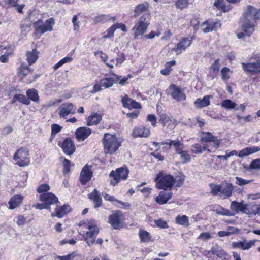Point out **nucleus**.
<instances>
[{
    "label": "nucleus",
    "instance_id": "obj_20",
    "mask_svg": "<svg viewBox=\"0 0 260 260\" xmlns=\"http://www.w3.org/2000/svg\"><path fill=\"white\" fill-rule=\"evenodd\" d=\"M122 105L125 108L129 109L141 108V104L135 100L129 98L127 95H125L122 98Z\"/></svg>",
    "mask_w": 260,
    "mask_h": 260
},
{
    "label": "nucleus",
    "instance_id": "obj_37",
    "mask_svg": "<svg viewBox=\"0 0 260 260\" xmlns=\"http://www.w3.org/2000/svg\"><path fill=\"white\" fill-rule=\"evenodd\" d=\"M102 119V117L100 114L94 113L88 117L87 125L89 126L96 125L98 124Z\"/></svg>",
    "mask_w": 260,
    "mask_h": 260
},
{
    "label": "nucleus",
    "instance_id": "obj_10",
    "mask_svg": "<svg viewBox=\"0 0 260 260\" xmlns=\"http://www.w3.org/2000/svg\"><path fill=\"white\" fill-rule=\"evenodd\" d=\"M159 121L165 128V131L168 133L169 131L173 129L174 125H177L178 122L173 117L168 116L165 112H160L158 114Z\"/></svg>",
    "mask_w": 260,
    "mask_h": 260
},
{
    "label": "nucleus",
    "instance_id": "obj_64",
    "mask_svg": "<svg viewBox=\"0 0 260 260\" xmlns=\"http://www.w3.org/2000/svg\"><path fill=\"white\" fill-rule=\"evenodd\" d=\"M73 258V256L72 254H69L67 255L66 256H57L55 258V260H72V259Z\"/></svg>",
    "mask_w": 260,
    "mask_h": 260
},
{
    "label": "nucleus",
    "instance_id": "obj_50",
    "mask_svg": "<svg viewBox=\"0 0 260 260\" xmlns=\"http://www.w3.org/2000/svg\"><path fill=\"white\" fill-rule=\"evenodd\" d=\"M62 129V127L56 124H53L51 125V136H54L59 133Z\"/></svg>",
    "mask_w": 260,
    "mask_h": 260
},
{
    "label": "nucleus",
    "instance_id": "obj_6",
    "mask_svg": "<svg viewBox=\"0 0 260 260\" xmlns=\"http://www.w3.org/2000/svg\"><path fill=\"white\" fill-rule=\"evenodd\" d=\"M13 159L19 167H25L30 163L29 151L27 148H20L15 152Z\"/></svg>",
    "mask_w": 260,
    "mask_h": 260
},
{
    "label": "nucleus",
    "instance_id": "obj_35",
    "mask_svg": "<svg viewBox=\"0 0 260 260\" xmlns=\"http://www.w3.org/2000/svg\"><path fill=\"white\" fill-rule=\"evenodd\" d=\"M191 150L193 153L199 154L202 153L205 151L211 152L210 150L208 148L207 146L205 145L203 146L199 144H194L191 146Z\"/></svg>",
    "mask_w": 260,
    "mask_h": 260
},
{
    "label": "nucleus",
    "instance_id": "obj_61",
    "mask_svg": "<svg viewBox=\"0 0 260 260\" xmlns=\"http://www.w3.org/2000/svg\"><path fill=\"white\" fill-rule=\"evenodd\" d=\"M220 66L219 59H217L215 60L214 62L211 66V69L214 72H218L219 70Z\"/></svg>",
    "mask_w": 260,
    "mask_h": 260
},
{
    "label": "nucleus",
    "instance_id": "obj_36",
    "mask_svg": "<svg viewBox=\"0 0 260 260\" xmlns=\"http://www.w3.org/2000/svg\"><path fill=\"white\" fill-rule=\"evenodd\" d=\"M233 190V186L232 184L226 183L224 186L221 187V193L220 196L221 194L224 195L226 197H230L232 196Z\"/></svg>",
    "mask_w": 260,
    "mask_h": 260
},
{
    "label": "nucleus",
    "instance_id": "obj_52",
    "mask_svg": "<svg viewBox=\"0 0 260 260\" xmlns=\"http://www.w3.org/2000/svg\"><path fill=\"white\" fill-rule=\"evenodd\" d=\"M221 186H220L219 185H212L211 186V193L213 196H216L219 192L221 193Z\"/></svg>",
    "mask_w": 260,
    "mask_h": 260
},
{
    "label": "nucleus",
    "instance_id": "obj_24",
    "mask_svg": "<svg viewBox=\"0 0 260 260\" xmlns=\"http://www.w3.org/2000/svg\"><path fill=\"white\" fill-rule=\"evenodd\" d=\"M75 134L78 141H84L91 134V129L88 127H81L77 129Z\"/></svg>",
    "mask_w": 260,
    "mask_h": 260
},
{
    "label": "nucleus",
    "instance_id": "obj_45",
    "mask_svg": "<svg viewBox=\"0 0 260 260\" xmlns=\"http://www.w3.org/2000/svg\"><path fill=\"white\" fill-rule=\"evenodd\" d=\"M237 104L231 100H225L221 103V106L228 109H232L236 107Z\"/></svg>",
    "mask_w": 260,
    "mask_h": 260
},
{
    "label": "nucleus",
    "instance_id": "obj_58",
    "mask_svg": "<svg viewBox=\"0 0 260 260\" xmlns=\"http://www.w3.org/2000/svg\"><path fill=\"white\" fill-rule=\"evenodd\" d=\"M229 71H230L229 69L227 67H224L221 70V76H222V79L223 80H226L229 79V76L228 75V73H229Z\"/></svg>",
    "mask_w": 260,
    "mask_h": 260
},
{
    "label": "nucleus",
    "instance_id": "obj_17",
    "mask_svg": "<svg viewBox=\"0 0 260 260\" xmlns=\"http://www.w3.org/2000/svg\"><path fill=\"white\" fill-rule=\"evenodd\" d=\"M243 70L246 72L254 74L260 72V61L255 62L242 63Z\"/></svg>",
    "mask_w": 260,
    "mask_h": 260
},
{
    "label": "nucleus",
    "instance_id": "obj_9",
    "mask_svg": "<svg viewBox=\"0 0 260 260\" xmlns=\"http://www.w3.org/2000/svg\"><path fill=\"white\" fill-rule=\"evenodd\" d=\"M168 95H170L172 98L177 102L184 101L186 96L184 89L175 84H171L166 90Z\"/></svg>",
    "mask_w": 260,
    "mask_h": 260
},
{
    "label": "nucleus",
    "instance_id": "obj_43",
    "mask_svg": "<svg viewBox=\"0 0 260 260\" xmlns=\"http://www.w3.org/2000/svg\"><path fill=\"white\" fill-rule=\"evenodd\" d=\"M189 2L188 0H176L175 5L176 8L181 10L187 8L188 7Z\"/></svg>",
    "mask_w": 260,
    "mask_h": 260
},
{
    "label": "nucleus",
    "instance_id": "obj_28",
    "mask_svg": "<svg viewBox=\"0 0 260 260\" xmlns=\"http://www.w3.org/2000/svg\"><path fill=\"white\" fill-rule=\"evenodd\" d=\"M211 96L206 95L203 99L198 98L194 102V104L196 108L202 109L207 107L210 104V98Z\"/></svg>",
    "mask_w": 260,
    "mask_h": 260
},
{
    "label": "nucleus",
    "instance_id": "obj_42",
    "mask_svg": "<svg viewBox=\"0 0 260 260\" xmlns=\"http://www.w3.org/2000/svg\"><path fill=\"white\" fill-rule=\"evenodd\" d=\"M177 154L180 156V159L183 163H186L190 161L191 158L190 155L186 151L184 150V149Z\"/></svg>",
    "mask_w": 260,
    "mask_h": 260
},
{
    "label": "nucleus",
    "instance_id": "obj_15",
    "mask_svg": "<svg viewBox=\"0 0 260 260\" xmlns=\"http://www.w3.org/2000/svg\"><path fill=\"white\" fill-rule=\"evenodd\" d=\"M61 148L64 153L68 155L73 154L76 149L74 142L69 138L63 141Z\"/></svg>",
    "mask_w": 260,
    "mask_h": 260
},
{
    "label": "nucleus",
    "instance_id": "obj_7",
    "mask_svg": "<svg viewBox=\"0 0 260 260\" xmlns=\"http://www.w3.org/2000/svg\"><path fill=\"white\" fill-rule=\"evenodd\" d=\"M129 170L126 167L117 168L115 171H112L109 174V177L113 178L111 180V185L115 186L119 182L120 179H126Z\"/></svg>",
    "mask_w": 260,
    "mask_h": 260
},
{
    "label": "nucleus",
    "instance_id": "obj_2",
    "mask_svg": "<svg viewBox=\"0 0 260 260\" xmlns=\"http://www.w3.org/2000/svg\"><path fill=\"white\" fill-rule=\"evenodd\" d=\"M103 141L105 153L110 154L114 153L121 145L120 139L109 133L104 134Z\"/></svg>",
    "mask_w": 260,
    "mask_h": 260
},
{
    "label": "nucleus",
    "instance_id": "obj_55",
    "mask_svg": "<svg viewBox=\"0 0 260 260\" xmlns=\"http://www.w3.org/2000/svg\"><path fill=\"white\" fill-rule=\"evenodd\" d=\"M249 168L252 169H260V158L253 160L250 164Z\"/></svg>",
    "mask_w": 260,
    "mask_h": 260
},
{
    "label": "nucleus",
    "instance_id": "obj_25",
    "mask_svg": "<svg viewBox=\"0 0 260 260\" xmlns=\"http://www.w3.org/2000/svg\"><path fill=\"white\" fill-rule=\"evenodd\" d=\"M114 76L115 77V78L107 77L101 79L100 81L101 82V85L102 87L104 88H110L112 87L114 83H117V82L120 80V77L115 74H114Z\"/></svg>",
    "mask_w": 260,
    "mask_h": 260
},
{
    "label": "nucleus",
    "instance_id": "obj_39",
    "mask_svg": "<svg viewBox=\"0 0 260 260\" xmlns=\"http://www.w3.org/2000/svg\"><path fill=\"white\" fill-rule=\"evenodd\" d=\"M26 94L29 100L30 99L34 102H38L39 100L37 90L35 89L32 88L27 90Z\"/></svg>",
    "mask_w": 260,
    "mask_h": 260
},
{
    "label": "nucleus",
    "instance_id": "obj_12",
    "mask_svg": "<svg viewBox=\"0 0 260 260\" xmlns=\"http://www.w3.org/2000/svg\"><path fill=\"white\" fill-rule=\"evenodd\" d=\"M165 144L168 145L169 146V148L170 149L172 146H173L175 150L176 154L184 148V145L178 139L175 140L168 139L165 142H161L160 143H157L155 142H153V145H155V146H157L159 145H163Z\"/></svg>",
    "mask_w": 260,
    "mask_h": 260
},
{
    "label": "nucleus",
    "instance_id": "obj_19",
    "mask_svg": "<svg viewBox=\"0 0 260 260\" xmlns=\"http://www.w3.org/2000/svg\"><path fill=\"white\" fill-rule=\"evenodd\" d=\"M92 176V172L91 169L87 165H86L82 169L80 180L82 184H85L88 182Z\"/></svg>",
    "mask_w": 260,
    "mask_h": 260
},
{
    "label": "nucleus",
    "instance_id": "obj_4",
    "mask_svg": "<svg viewBox=\"0 0 260 260\" xmlns=\"http://www.w3.org/2000/svg\"><path fill=\"white\" fill-rule=\"evenodd\" d=\"M150 16L146 14L141 16L132 29L135 38L142 36L150 24Z\"/></svg>",
    "mask_w": 260,
    "mask_h": 260
},
{
    "label": "nucleus",
    "instance_id": "obj_60",
    "mask_svg": "<svg viewBox=\"0 0 260 260\" xmlns=\"http://www.w3.org/2000/svg\"><path fill=\"white\" fill-rule=\"evenodd\" d=\"M216 255L217 257L221 258L222 259H226V253L221 248L219 247L217 252Z\"/></svg>",
    "mask_w": 260,
    "mask_h": 260
},
{
    "label": "nucleus",
    "instance_id": "obj_62",
    "mask_svg": "<svg viewBox=\"0 0 260 260\" xmlns=\"http://www.w3.org/2000/svg\"><path fill=\"white\" fill-rule=\"evenodd\" d=\"M154 222H155L156 225L158 227H160V228H164V229L168 228L167 223L165 221H164L161 219H159V220H155Z\"/></svg>",
    "mask_w": 260,
    "mask_h": 260
},
{
    "label": "nucleus",
    "instance_id": "obj_63",
    "mask_svg": "<svg viewBox=\"0 0 260 260\" xmlns=\"http://www.w3.org/2000/svg\"><path fill=\"white\" fill-rule=\"evenodd\" d=\"M26 219L22 215H19L17 217V224L19 226L23 225L26 223Z\"/></svg>",
    "mask_w": 260,
    "mask_h": 260
},
{
    "label": "nucleus",
    "instance_id": "obj_13",
    "mask_svg": "<svg viewBox=\"0 0 260 260\" xmlns=\"http://www.w3.org/2000/svg\"><path fill=\"white\" fill-rule=\"evenodd\" d=\"M76 108L72 103H65L62 104L59 108V115L60 117L66 118L70 114H74Z\"/></svg>",
    "mask_w": 260,
    "mask_h": 260
},
{
    "label": "nucleus",
    "instance_id": "obj_40",
    "mask_svg": "<svg viewBox=\"0 0 260 260\" xmlns=\"http://www.w3.org/2000/svg\"><path fill=\"white\" fill-rule=\"evenodd\" d=\"M176 222L177 223L188 226L189 225L188 217L186 215H178L176 217Z\"/></svg>",
    "mask_w": 260,
    "mask_h": 260
},
{
    "label": "nucleus",
    "instance_id": "obj_22",
    "mask_svg": "<svg viewBox=\"0 0 260 260\" xmlns=\"http://www.w3.org/2000/svg\"><path fill=\"white\" fill-rule=\"evenodd\" d=\"M256 240H250L246 242V240L239 242H234L232 243V246L234 248H239L243 250L250 249L255 244Z\"/></svg>",
    "mask_w": 260,
    "mask_h": 260
},
{
    "label": "nucleus",
    "instance_id": "obj_26",
    "mask_svg": "<svg viewBox=\"0 0 260 260\" xmlns=\"http://www.w3.org/2000/svg\"><path fill=\"white\" fill-rule=\"evenodd\" d=\"M172 196L171 192L160 191L155 198L156 202L159 205H164L171 199Z\"/></svg>",
    "mask_w": 260,
    "mask_h": 260
},
{
    "label": "nucleus",
    "instance_id": "obj_8",
    "mask_svg": "<svg viewBox=\"0 0 260 260\" xmlns=\"http://www.w3.org/2000/svg\"><path fill=\"white\" fill-rule=\"evenodd\" d=\"M43 23V21L41 19H39L33 24L35 30L41 34H43L47 31H51L53 30L54 20L53 18H50L46 20L44 24Z\"/></svg>",
    "mask_w": 260,
    "mask_h": 260
},
{
    "label": "nucleus",
    "instance_id": "obj_16",
    "mask_svg": "<svg viewBox=\"0 0 260 260\" xmlns=\"http://www.w3.org/2000/svg\"><path fill=\"white\" fill-rule=\"evenodd\" d=\"M121 215L120 212H117L109 216V223L114 229H119L122 227L120 221Z\"/></svg>",
    "mask_w": 260,
    "mask_h": 260
},
{
    "label": "nucleus",
    "instance_id": "obj_33",
    "mask_svg": "<svg viewBox=\"0 0 260 260\" xmlns=\"http://www.w3.org/2000/svg\"><path fill=\"white\" fill-rule=\"evenodd\" d=\"M26 60L28 62L29 66L35 63L38 58V52L36 49H34L32 51H28L26 54Z\"/></svg>",
    "mask_w": 260,
    "mask_h": 260
},
{
    "label": "nucleus",
    "instance_id": "obj_23",
    "mask_svg": "<svg viewBox=\"0 0 260 260\" xmlns=\"http://www.w3.org/2000/svg\"><path fill=\"white\" fill-rule=\"evenodd\" d=\"M24 197L21 194H15L11 197L8 202L9 208L11 210L19 207L22 203Z\"/></svg>",
    "mask_w": 260,
    "mask_h": 260
},
{
    "label": "nucleus",
    "instance_id": "obj_27",
    "mask_svg": "<svg viewBox=\"0 0 260 260\" xmlns=\"http://www.w3.org/2000/svg\"><path fill=\"white\" fill-rule=\"evenodd\" d=\"M149 129L144 127H135L132 135L134 137H148L150 135Z\"/></svg>",
    "mask_w": 260,
    "mask_h": 260
},
{
    "label": "nucleus",
    "instance_id": "obj_21",
    "mask_svg": "<svg viewBox=\"0 0 260 260\" xmlns=\"http://www.w3.org/2000/svg\"><path fill=\"white\" fill-rule=\"evenodd\" d=\"M40 200L46 203L50 207V205L56 203L58 202L57 197L52 193L49 192L43 193L40 196Z\"/></svg>",
    "mask_w": 260,
    "mask_h": 260
},
{
    "label": "nucleus",
    "instance_id": "obj_11",
    "mask_svg": "<svg viewBox=\"0 0 260 260\" xmlns=\"http://www.w3.org/2000/svg\"><path fill=\"white\" fill-rule=\"evenodd\" d=\"M221 25L219 20H208L204 21L201 25V28L204 33H209L217 31Z\"/></svg>",
    "mask_w": 260,
    "mask_h": 260
},
{
    "label": "nucleus",
    "instance_id": "obj_30",
    "mask_svg": "<svg viewBox=\"0 0 260 260\" xmlns=\"http://www.w3.org/2000/svg\"><path fill=\"white\" fill-rule=\"evenodd\" d=\"M259 151H260V147L258 146L246 147L240 151L238 156L240 158L244 157Z\"/></svg>",
    "mask_w": 260,
    "mask_h": 260
},
{
    "label": "nucleus",
    "instance_id": "obj_34",
    "mask_svg": "<svg viewBox=\"0 0 260 260\" xmlns=\"http://www.w3.org/2000/svg\"><path fill=\"white\" fill-rule=\"evenodd\" d=\"M103 197L105 199V200L111 201V202H116L117 203H118L120 205L118 206L119 208H123V209H127L128 207H129V204L128 203H124L122 202L121 201H120L114 198V196H111L108 194V193H104L103 194Z\"/></svg>",
    "mask_w": 260,
    "mask_h": 260
},
{
    "label": "nucleus",
    "instance_id": "obj_51",
    "mask_svg": "<svg viewBox=\"0 0 260 260\" xmlns=\"http://www.w3.org/2000/svg\"><path fill=\"white\" fill-rule=\"evenodd\" d=\"M185 180V176L182 175H178L175 179L177 187H181L183 185Z\"/></svg>",
    "mask_w": 260,
    "mask_h": 260
},
{
    "label": "nucleus",
    "instance_id": "obj_54",
    "mask_svg": "<svg viewBox=\"0 0 260 260\" xmlns=\"http://www.w3.org/2000/svg\"><path fill=\"white\" fill-rule=\"evenodd\" d=\"M241 212L248 215L252 214V210L250 209V205L248 204L243 203Z\"/></svg>",
    "mask_w": 260,
    "mask_h": 260
},
{
    "label": "nucleus",
    "instance_id": "obj_1",
    "mask_svg": "<svg viewBox=\"0 0 260 260\" xmlns=\"http://www.w3.org/2000/svg\"><path fill=\"white\" fill-rule=\"evenodd\" d=\"M259 18L260 9L257 10L252 6H247L242 20V29L247 36H250L254 31L255 25L252 20H258Z\"/></svg>",
    "mask_w": 260,
    "mask_h": 260
},
{
    "label": "nucleus",
    "instance_id": "obj_47",
    "mask_svg": "<svg viewBox=\"0 0 260 260\" xmlns=\"http://www.w3.org/2000/svg\"><path fill=\"white\" fill-rule=\"evenodd\" d=\"M139 236L142 242H147L151 238L150 233L143 230L139 231Z\"/></svg>",
    "mask_w": 260,
    "mask_h": 260
},
{
    "label": "nucleus",
    "instance_id": "obj_44",
    "mask_svg": "<svg viewBox=\"0 0 260 260\" xmlns=\"http://www.w3.org/2000/svg\"><path fill=\"white\" fill-rule=\"evenodd\" d=\"M215 211L218 215L228 216L232 215V214L228 209H225L220 206H218Z\"/></svg>",
    "mask_w": 260,
    "mask_h": 260
},
{
    "label": "nucleus",
    "instance_id": "obj_14",
    "mask_svg": "<svg viewBox=\"0 0 260 260\" xmlns=\"http://www.w3.org/2000/svg\"><path fill=\"white\" fill-rule=\"evenodd\" d=\"M201 141L205 142H213V146L214 148H217L219 147L221 142L220 140H218L217 137L212 135L211 132H202Z\"/></svg>",
    "mask_w": 260,
    "mask_h": 260
},
{
    "label": "nucleus",
    "instance_id": "obj_5",
    "mask_svg": "<svg viewBox=\"0 0 260 260\" xmlns=\"http://www.w3.org/2000/svg\"><path fill=\"white\" fill-rule=\"evenodd\" d=\"M154 181L156 187L159 189L166 190L171 188L175 182L173 177L170 174L164 175V173L159 172L156 176Z\"/></svg>",
    "mask_w": 260,
    "mask_h": 260
},
{
    "label": "nucleus",
    "instance_id": "obj_29",
    "mask_svg": "<svg viewBox=\"0 0 260 260\" xmlns=\"http://www.w3.org/2000/svg\"><path fill=\"white\" fill-rule=\"evenodd\" d=\"M148 7L149 4L147 2L138 5L135 9L134 17H136L141 14H142V15H145L146 14H149Z\"/></svg>",
    "mask_w": 260,
    "mask_h": 260
},
{
    "label": "nucleus",
    "instance_id": "obj_48",
    "mask_svg": "<svg viewBox=\"0 0 260 260\" xmlns=\"http://www.w3.org/2000/svg\"><path fill=\"white\" fill-rule=\"evenodd\" d=\"M116 30V26L114 25L110 27L103 35L104 38H109L113 36L114 31Z\"/></svg>",
    "mask_w": 260,
    "mask_h": 260
},
{
    "label": "nucleus",
    "instance_id": "obj_59",
    "mask_svg": "<svg viewBox=\"0 0 260 260\" xmlns=\"http://www.w3.org/2000/svg\"><path fill=\"white\" fill-rule=\"evenodd\" d=\"M161 35V32L159 31H151L149 34L144 36V37L147 39H153L155 37L159 36Z\"/></svg>",
    "mask_w": 260,
    "mask_h": 260
},
{
    "label": "nucleus",
    "instance_id": "obj_18",
    "mask_svg": "<svg viewBox=\"0 0 260 260\" xmlns=\"http://www.w3.org/2000/svg\"><path fill=\"white\" fill-rule=\"evenodd\" d=\"M191 43V39L189 38H184L177 43L176 47L174 48L173 50L176 54H180L183 51H184L188 47H189Z\"/></svg>",
    "mask_w": 260,
    "mask_h": 260
},
{
    "label": "nucleus",
    "instance_id": "obj_3",
    "mask_svg": "<svg viewBox=\"0 0 260 260\" xmlns=\"http://www.w3.org/2000/svg\"><path fill=\"white\" fill-rule=\"evenodd\" d=\"M84 226L89 230L84 235V240L88 246H90L94 243L100 230L97 226L96 222L93 219L88 220Z\"/></svg>",
    "mask_w": 260,
    "mask_h": 260
},
{
    "label": "nucleus",
    "instance_id": "obj_53",
    "mask_svg": "<svg viewBox=\"0 0 260 260\" xmlns=\"http://www.w3.org/2000/svg\"><path fill=\"white\" fill-rule=\"evenodd\" d=\"M147 120L150 121L151 123V125L153 127H155L156 126V117L153 114H149L147 117Z\"/></svg>",
    "mask_w": 260,
    "mask_h": 260
},
{
    "label": "nucleus",
    "instance_id": "obj_41",
    "mask_svg": "<svg viewBox=\"0 0 260 260\" xmlns=\"http://www.w3.org/2000/svg\"><path fill=\"white\" fill-rule=\"evenodd\" d=\"M244 202H238L237 201L232 202L230 205V209L236 212H241Z\"/></svg>",
    "mask_w": 260,
    "mask_h": 260
},
{
    "label": "nucleus",
    "instance_id": "obj_56",
    "mask_svg": "<svg viewBox=\"0 0 260 260\" xmlns=\"http://www.w3.org/2000/svg\"><path fill=\"white\" fill-rule=\"evenodd\" d=\"M49 189V186L47 184H42L38 188L37 191L39 193H43L48 191Z\"/></svg>",
    "mask_w": 260,
    "mask_h": 260
},
{
    "label": "nucleus",
    "instance_id": "obj_38",
    "mask_svg": "<svg viewBox=\"0 0 260 260\" xmlns=\"http://www.w3.org/2000/svg\"><path fill=\"white\" fill-rule=\"evenodd\" d=\"M214 5L218 10H221L224 12H228L231 9V8L229 5H225L224 0H215L214 3Z\"/></svg>",
    "mask_w": 260,
    "mask_h": 260
},
{
    "label": "nucleus",
    "instance_id": "obj_49",
    "mask_svg": "<svg viewBox=\"0 0 260 260\" xmlns=\"http://www.w3.org/2000/svg\"><path fill=\"white\" fill-rule=\"evenodd\" d=\"M236 184L239 185V186H242L244 185L249 183H250L252 182V180H246L244 179L241 177H236Z\"/></svg>",
    "mask_w": 260,
    "mask_h": 260
},
{
    "label": "nucleus",
    "instance_id": "obj_31",
    "mask_svg": "<svg viewBox=\"0 0 260 260\" xmlns=\"http://www.w3.org/2000/svg\"><path fill=\"white\" fill-rule=\"evenodd\" d=\"M71 208L68 205H64L62 206L57 207L55 209V213H52L51 216H56L58 218H61L64 215L70 212Z\"/></svg>",
    "mask_w": 260,
    "mask_h": 260
},
{
    "label": "nucleus",
    "instance_id": "obj_46",
    "mask_svg": "<svg viewBox=\"0 0 260 260\" xmlns=\"http://www.w3.org/2000/svg\"><path fill=\"white\" fill-rule=\"evenodd\" d=\"M30 69L25 63H22L18 69V73L24 76H26L30 72Z\"/></svg>",
    "mask_w": 260,
    "mask_h": 260
},
{
    "label": "nucleus",
    "instance_id": "obj_57",
    "mask_svg": "<svg viewBox=\"0 0 260 260\" xmlns=\"http://www.w3.org/2000/svg\"><path fill=\"white\" fill-rule=\"evenodd\" d=\"M18 101L20 102L25 105H29L30 103L29 100L26 98V97L22 94H17Z\"/></svg>",
    "mask_w": 260,
    "mask_h": 260
},
{
    "label": "nucleus",
    "instance_id": "obj_32",
    "mask_svg": "<svg viewBox=\"0 0 260 260\" xmlns=\"http://www.w3.org/2000/svg\"><path fill=\"white\" fill-rule=\"evenodd\" d=\"M89 198L94 203V207L99 208L102 205V200L96 189H94L88 195Z\"/></svg>",
    "mask_w": 260,
    "mask_h": 260
}]
</instances>
